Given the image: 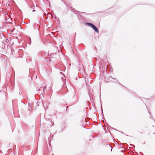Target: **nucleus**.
Returning <instances> with one entry per match:
<instances>
[{
  "label": "nucleus",
  "mask_w": 155,
  "mask_h": 155,
  "mask_svg": "<svg viewBox=\"0 0 155 155\" xmlns=\"http://www.w3.org/2000/svg\"><path fill=\"white\" fill-rule=\"evenodd\" d=\"M87 24L91 27L96 32L98 33L99 30L94 25L90 23H87Z\"/></svg>",
  "instance_id": "1"
}]
</instances>
